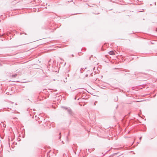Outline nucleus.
<instances>
[{
  "instance_id": "nucleus-5",
  "label": "nucleus",
  "mask_w": 157,
  "mask_h": 157,
  "mask_svg": "<svg viewBox=\"0 0 157 157\" xmlns=\"http://www.w3.org/2000/svg\"><path fill=\"white\" fill-rule=\"evenodd\" d=\"M10 81H12V82H15L16 81H13V80H10Z\"/></svg>"
},
{
  "instance_id": "nucleus-1",
  "label": "nucleus",
  "mask_w": 157,
  "mask_h": 157,
  "mask_svg": "<svg viewBox=\"0 0 157 157\" xmlns=\"http://www.w3.org/2000/svg\"><path fill=\"white\" fill-rule=\"evenodd\" d=\"M64 109L66 110H67V111L68 112V113L71 115H72L73 114V113L71 110V109L70 108H66L65 107H63Z\"/></svg>"
},
{
  "instance_id": "nucleus-3",
  "label": "nucleus",
  "mask_w": 157,
  "mask_h": 157,
  "mask_svg": "<svg viewBox=\"0 0 157 157\" xmlns=\"http://www.w3.org/2000/svg\"><path fill=\"white\" fill-rule=\"evenodd\" d=\"M17 76V75L16 74H15V75H12L11 76V77L12 78L15 77Z\"/></svg>"
},
{
  "instance_id": "nucleus-4",
  "label": "nucleus",
  "mask_w": 157,
  "mask_h": 157,
  "mask_svg": "<svg viewBox=\"0 0 157 157\" xmlns=\"http://www.w3.org/2000/svg\"><path fill=\"white\" fill-rule=\"evenodd\" d=\"M11 103L12 104H13V105H14V106H16V105H17V104H16V103H13V102H11L10 101V104H11Z\"/></svg>"
},
{
  "instance_id": "nucleus-11",
  "label": "nucleus",
  "mask_w": 157,
  "mask_h": 157,
  "mask_svg": "<svg viewBox=\"0 0 157 157\" xmlns=\"http://www.w3.org/2000/svg\"><path fill=\"white\" fill-rule=\"evenodd\" d=\"M11 140H12V138H11Z\"/></svg>"
},
{
  "instance_id": "nucleus-2",
  "label": "nucleus",
  "mask_w": 157,
  "mask_h": 157,
  "mask_svg": "<svg viewBox=\"0 0 157 157\" xmlns=\"http://www.w3.org/2000/svg\"><path fill=\"white\" fill-rule=\"evenodd\" d=\"M108 53L110 55H113L115 54L114 52L112 51L109 52Z\"/></svg>"
},
{
  "instance_id": "nucleus-8",
  "label": "nucleus",
  "mask_w": 157,
  "mask_h": 157,
  "mask_svg": "<svg viewBox=\"0 0 157 157\" xmlns=\"http://www.w3.org/2000/svg\"><path fill=\"white\" fill-rule=\"evenodd\" d=\"M10 136H11V134H12V132H10Z\"/></svg>"
},
{
  "instance_id": "nucleus-9",
  "label": "nucleus",
  "mask_w": 157,
  "mask_h": 157,
  "mask_svg": "<svg viewBox=\"0 0 157 157\" xmlns=\"http://www.w3.org/2000/svg\"><path fill=\"white\" fill-rule=\"evenodd\" d=\"M62 142L63 144H64V143L63 142V141H62Z\"/></svg>"
},
{
  "instance_id": "nucleus-10",
  "label": "nucleus",
  "mask_w": 157,
  "mask_h": 157,
  "mask_svg": "<svg viewBox=\"0 0 157 157\" xmlns=\"http://www.w3.org/2000/svg\"><path fill=\"white\" fill-rule=\"evenodd\" d=\"M66 64V63H65V64H64V65H65Z\"/></svg>"
},
{
  "instance_id": "nucleus-7",
  "label": "nucleus",
  "mask_w": 157,
  "mask_h": 157,
  "mask_svg": "<svg viewBox=\"0 0 157 157\" xmlns=\"http://www.w3.org/2000/svg\"><path fill=\"white\" fill-rule=\"evenodd\" d=\"M141 137H140V140H141Z\"/></svg>"
},
{
  "instance_id": "nucleus-6",
  "label": "nucleus",
  "mask_w": 157,
  "mask_h": 157,
  "mask_svg": "<svg viewBox=\"0 0 157 157\" xmlns=\"http://www.w3.org/2000/svg\"><path fill=\"white\" fill-rule=\"evenodd\" d=\"M71 56H72V57H74V56L73 54H72L71 55Z\"/></svg>"
}]
</instances>
